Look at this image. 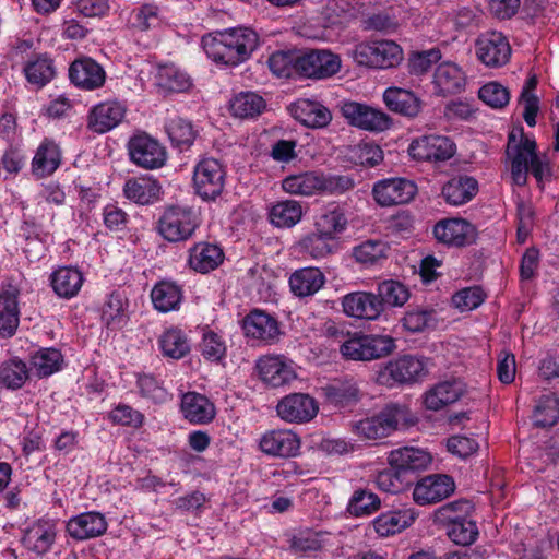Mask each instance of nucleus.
I'll list each match as a JSON object with an SVG mask.
<instances>
[{
  "label": "nucleus",
  "mask_w": 559,
  "mask_h": 559,
  "mask_svg": "<svg viewBox=\"0 0 559 559\" xmlns=\"http://www.w3.org/2000/svg\"><path fill=\"white\" fill-rule=\"evenodd\" d=\"M129 321L128 301L120 293L108 296L102 309V322L112 331L121 330Z\"/></svg>",
  "instance_id": "45"
},
{
  "label": "nucleus",
  "mask_w": 559,
  "mask_h": 559,
  "mask_svg": "<svg viewBox=\"0 0 559 559\" xmlns=\"http://www.w3.org/2000/svg\"><path fill=\"white\" fill-rule=\"evenodd\" d=\"M271 224L280 228H290L302 217V206L296 200H284L272 205L269 212Z\"/></svg>",
  "instance_id": "49"
},
{
  "label": "nucleus",
  "mask_w": 559,
  "mask_h": 559,
  "mask_svg": "<svg viewBox=\"0 0 559 559\" xmlns=\"http://www.w3.org/2000/svg\"><path fill=\"white\" fill-rule=\"evenodd\" d=\"M28 367L19 358L8 359L0 364V384L9 390L21 389L28 379Z\"/></svg>",
  "instance_id": "50"
},
{
  "label": "nucleus",
  "mask_w": 559,
  "mask_h": 559,
  "mask_svg": "<svg viewBox=\"0 0 559 559\" xmlns=\"http://www.w3.org/2000/svg\"><path fill=\"white\" fill-rule=\"evenodd\" d=\"M352 58L359 66L384 70L399 66L404 59V53L397 43L381 39L356 45Z\"/></svg>",
  "instance_id": "6"
},
{
  "label": "nucleus",
  "mask_w": 559,
  "mask_h": 559,
  "mask_svg": "<svg viewBox=\"0 0 559 559\" xmlns=\"http://www.w3.org/2000/svg\"><path fill=\"white\" fill-rule=\"evenodd\" d=\"M226 171L222 163L213 157L199 160L193 170V188L203 200H215L224 190Z\"/></svg>",
  "instance_id": "8"
},
{
  "label": "nucleus",
  "mask_w": 559,
  "mask_h": 559,
  "mask_svg": "<svg viewBox=\"0 0 559 559\" xmlns=\"http://www.w3.org/2000/svg\"><path fill=\"white\" fill-rule=\"evenodd\" d=\"M477 192V180L466 175L451 178L442 188V197L445 202L454 206L469 202Z\"/></svg>",
  "instance_id": "39"
},
{
  "label": "nucleus",
  "mask_w": 559,
  "mask_h": 559,
  "mask_svg": "<svg viewBox=\"0 0 559 559\" xmlns=\"http://www.w3.org/2000/svg\"><path fill=\"white\" fill-rule=\"evenodd\" d=\"M416 191L415 183L404 178L380 180L372 189L374 200L382 206L407 203L415 197Z\"/></svg>",
  "instance_id": "18"
},
{
  "label": "nucleus",
  "mask_w": 559,
  "mask_h": 559,
  "mask_svg": "<svg viewBox=\"0 0 559 559\" xmlns=\"http://www.w3.org/2000/svg\"><path fill=\"white\" fill-rule=\"evenodd\" d=\"M319 412V403L307 393H290L276 405L277 416L285 423L302 425L311 421Z\"/></svg>",
  "instance_id": "11"
},
{
  "label": "nucleus",
  "mask_w": 559,
  "mask_h": 559,
  "mask_svg": "<svg viewBox=\"0 0 559 559\" xmlns=\"http://www.w3.org/2000/svg\"><path fill=\"white\" fill-rule=\"evenodd\" d=\"M182 297L181 287L170 281L158 282L151 292L154 308L163 313L177 310L182 301Z\"/></svg>",
  "instance_id": "44"
},
{
  "label": "nucleus",
  "mask_w": 559,
  "mask_h": 559,
  "mask_svg": "<svg viewBox=\"0 0 559 559\" xmlns=\"http://www.w3.org/2000/svg\"><path fill=\"white\" fill-rule=\"evenodd\" d=\"M506 154L510 162L511 177L515 185L524 186L531 170L537 181H542L549 173L548 164L536 153V142L521 133L516 139L514 132L508 138Z\"/></svg>",
  "instance_id": "2"
},
{
  "label": "nucleus",
  "mask_w": 559,
  "mask_h": 559,
  "mask_svg": "<svg viewBox=\"0 0 559 559\" xmlns=\"http://www.w3.org/2000/svg\"><path fill=\"white\" fill-rule=\"evenodd\" d=\"M300 52L296 50H280L273 52L267 60L272 73L280 78L299 75Z\"/></svg>",
  "instance_id": "51"
},
{
  "label": "nucleus",
  "mask_w": 559,
  "mask_h": 559,
  "mask_svg": "<svg viewBox=\"0 0 559 559\" xmlns=\"http://www.w3.org/2000/svg\"><path fill=\"white\" fill-rule=\"evenodd\" d=\"M257 369L263 382L280 388L297 378L293 360L283 355H266L258 359Z\"/></svg>",
  "instance_id": "14"
},
{
  "label": "nucleus",
  "mask_w": 559,
  "mask_h": 559,
  "mask_svg": "<svg viewBox=\"0 0 559 559\" xmlns=\"http://www.w3.org/2000/svg\"><path fill=\"white\" fill-rule=\"evenodd\" d=\"M282 188L293 195L342 194L354 188V180L345 175L305 171L285 177Z\"/></svg>",
  "instance_id": "3"
},
{
  "label": "nucleus",
  "mask_w": 559,
  "mask_h": 559,
  "mask_svg": "<svg viewBox=\"0 0 559 559\" xmlns=\"http://www.w3.org/2000/svg\"><path fill=\"white\" fill-rule=\"evenodd\" d=\"M20 289L9 285L0 293V336L12 337L20 323V309L17 298Z\"/></svg>",
  "instance_id": "30"
},
{
  "label": "nucleus",
  "mask_w": 559,
  "mask_h": 559,
  "mask_svg": "<svg viewBox=\"0 0 559 559\" xmlns=\"http://www.w3.org/2000/svg\"><path fill=\"white\" fill-rule=\"evenodd\" d=\"M346 226L347 218L344 211L338 206H334L323 212L317 217L314 223L316 229L332 240L335 239L338 234L343 233L346 229Z\"/></svg>",
  "instance_id": "52"
},
{
  "label": "nucleus",
  "mask_w": 559,
  "mask_h": 559,
  "mask_svg": "<svg viewBox=\"0 0 559 559\" xmlns=\"http://www.w3.org/2000/svg\"><path fill=\"white\" fill-rule=\"evenodd\" d=\"M166 131L171 143L180 151L189 148L197 138L192 123L181 117L169 119Z\"/></svg>",
  "instance_id": "53"
},
{
  "label": "nucleus",
  "mask_w": 559,
  "mask_h": 559,
  "mask_svg": "<svg viewBox=\"0 0 559 559\" xmlns=\"http://www.w3.org/2000/svg\"><path fill=\"white\" fill-rule=\"evenodd\" d=\"M69 78L75 86L94 91L105 84L106 72L95 60L82 58L72 62L69 68Z\"/></svg>",
  "instance_id": "25"
},
{
  "label": "nucleus",
  "mask_w": 559,
  "mask_h": 559,
  "mask_svg": "<svg viewBox=\"0 0 559 559\" xmlns=\"http://www.w3.org/2000/svg\"><path fill=\"white\" fill-rule=\"evenodd\" d=\"M245 335L253 341L273 343L280 335L277 320L262 310L250 311L242 320Z\"/></svg>",
  "instance_id": "22"
},
{
  "label": "nucleus",
  "mask_w": 559,
  "mask_h": 559,
  "mask_svg": "<svg viewBox=\"0 0 559 559\" xmlns=\"http://www.w3.org/2000/svg\"><path fill=\"white\" fill-rule=\"evenodd\" d=\"M395 349V340L390 335L354 334L340 347L343 357L355 361L379 359Z\"/></svg>",
  "instance_id": "7"
},
{
  "label": "nucleus",
  "mask_w": 559,
  "mask_h": 559,
  "mask_svg": "<svg viewBox=\"0 0 559 559\" xmlns=\"http://www.w3.org/2000/svg\"><path fill=\"white\" fill-rule=\"evenodd\" d=\"M83 281L82 273L71 266L59 267L50 276L55 293L62 298L74 297L80 292Z\"/></svg>",
  "instance_id": "46"
},
{
  "label": "nucleus",
  "mask_w": 559,
  "mask_h": 559,
  "mask_svg": "<svg viewBox=\"0 0 559 559\" xmlns=\"http://www.w3.org/2000/svg\"><path fill=\"white\" fill-rule=\"evenodd\" d=\"M413 481V478L404 474L395 466H389L376 476L377 487L388 493L404 491Z\"/></svg>",
  "instance_id": "54"
},
{
  "label": "nucleus",
  "mask_w": 559,
  "mask_h": 559,
  "mask_svg": "<svg viewBox=\"0 0 559 559\" xmlns=\"http://www.w3.org/2000/svg\"><path fill=\"white\" fill-rule=\"evenodd\" d=\"M428 373V359L404 355L390 361L382 373L397 383H414L423 380Z\"/></svg>",
  "instance_id": "20"
},
{
  "label": "nucleus",
  "mask_w": 559,
  "mask_h": 559,
  "mask_svg": "<svg viewBox=\"0 0 559 559\" xmlns=\"http://www.w3.org/2000/svg\"><path fill=\"white\" fill-rule=\"evenodd\" d=\"M433 83L440 94H456L464 90L466 75L456 63L444 61L437 67Z\"/></svg>",
  "instance_id": "38"
},
{
  "label": "nucleus",
  "mask_w": 559,
  "mask_h": 559,
  "mask_svg": "<svg viewBox=\"0 0 559 559\" xmlns=\"http://www.w3.org/2000/svg\"><path fill=\"white\" fill-rule=\"evenodd\" d=\"M325 284V275L318 267L296 270L289 277L292 293L300 298L313 296Z\"/></svg>",
  "instance_id": "35"
},
{
  "label": "nucleus",
  "mask_w": 559,
  "mask_h": 559,
  "mask_svg": "<svg viewBox=\"0 0 559 559\" xmlns=\"http://www.w3.org/2000/svg\"><path fill=\"white\" fill-rule=\"evenodd\" d=\"M290 115L308 128L326 127L331 120V111L321 103L308 98H299L288 107Z\"/></svg>",
  "instance_id": "26"
},
{
  "label": "nucleus",
  "mask_w": 559,
  "mask_h": 559,
  "mask_svg": "<svg viewBox=\"0 0 559 559\" xmlns=\"http://www.w3.org/2000/svg\"><path fill=\"white\" fill-rule=\"evenodd\" d=\"M104 514L95 511L84 512L72 516L67 522V533L76 540H85L102 536L107 531Z\"/></svg>",
  "instance_id": "27"
},
{
  "label": "nucleus",
  "mask_w": 559,
  "mask_h": 559,
  "mask_svg": "<svg viewBox=\"0 0 559 559\" xmlns=\"http://www.w3.org/2000/svg\"><path fill=\"white\" fill-rule=\"evenodd\" d=\"M224 260L223 250L213 243L200 242L189 252V265L197 272L209 273L215 270Z\"/></svg>",
  "instance_id": "43"
},
{
  "label": "nucleus",
  "mask_w": 559,
  "mask_h": 559,
  "mask_svg": "<svg viewBox=\"0 0 559 559\" xmlns=\"http://www.w3.org/2000/svg\"><path fill=\"white\" fill-rule=\"evenodd\" d=\"M478 59L487 67L498 68L506 64L511 56L510 44L501 33L490 32L476 41Z\"/></svg>",
  "instance_id": "19"
},
{
  "label": "nucleus",
  "mask_w": 559,
  "mask_h": 559,
  "mask_svg": "<svg viewBox=\"0 0 559 559\" xmlns=\"http://www.w3.org/2000/svg\"><path fill=\"white\" fill-rule=\"evenodd\" d=\"M341 69V59L329 50H311L300 53L299 75L309 79H326Z\"/></svg>",
  "instance_id": "15"
},
{
  "label": "nucleus",
  "mask_w": 559,
  "mask_h": 559,
  "mask_svg": "<svg viewBox=\"0 0 559 559\" xmlns=\"http://www.w3.org/2000/svg\"><path fill=\"white\" fill-rule=\"evenodd\" d=\"M22 71L27 83L35 88L47 85L56 74L53 61L46 53H37L25 60Z\"/></svg>",
  "instance_id": "41"
},
{
  "label": "nucleus",
  "mask_w": 559,
  "mask_h": 559,
  "mask_svg": "<svg viewBox=\"0 0 559 559\" xmlns=\"http://www.w3.org/2000/svg\"><path fill=\"white\" fill-rule=\"evenodd\" d=\"M128 152L130 159L145 169L160 168L167 158L165 147L146 133L132 136L128 143Z\"/></svg>",
  "instance_id": "12"
},
{
  "label": "nucleus",
  "mask_w": 559,
  "mask_h": 559,
  "mask_svg": "<svg viewBox=\"0 0 559 559\" xmlns=\"http://www.w3.org/2000/svg\"><path fill=\"white\" fill-rule=\"evenodd\" d=\"M180 408L183 417L194 425H205L215 417L214 404L203 394L187 392L181 396Z\"/></svg>",
  "instance_id": "31"
},
{
  "label": "nucleus",
  "mask_w": 559,
  "mask_h": 559,
  "mask_svg": "<svg viewBox=\"0 0 559 559\" xmlns=\"http://www.w3.org/2000/svg\"><path fill=\"white\" fill-rule=\"evenodd\" d=\"M331 240L314 229L298 241V248L300 252L309 254L313 259H322L332 251Z\"/></svg>",
  "instance_id": "57"
},
{
  "label": "nucleus",
  "mask_w": 559,
  "mask_h": 559,
  "mask_svg": "<svg viewBox=\"0 0 559 559\" xmlns=\"http://www.w3.org/2000/svg\"><path fill=\"white\" fill-rule=\"evenodd\" d=\"M206 56L216 63L238 66L259 47V35L249 27H234L209 33L201 39Z\"/></svg>",
  "instance_id": "1"
},
{
  "label": "nucleus",
  "mask_w": 559,
  "mask_h": 559,
  "mask_svg": "<svg viewBox=\"0 0 559 559\" xmlns=\"http://www.w3.org/2000/svg\"><path fill=\"white\" fill-rule=\"evenodd\" d=\"M129 22L139 31L155 28L160 23L159 8L152 3H145L132 10Z\"/></svg>",
  "instance_id": "59"
},
{
  "label": "nucleus",
  "mask_w": 559,
  "mask_h": 559,
  "mask_svg": "<svg viewBox=\"0 0 559 559\" xmlns=\"http://www.w3.org/2000/svg\"><path fill=\"white\" fill-rule=\"evenodd\" d=\"M485 300V293L478 286L466 287L452 296V304L460 311H471L479 307Z\"/></svg>",
  "instance_id": "64"
},
{
  "label": "nucleus",
  "mask_w": 559,
  "mask_h": 559,
  "mask_svg": "<svg viewBox=\"0 0 559 559\" xmlns=\"http://www.w3.org/2000/svg\"><path fill=\"white\" fill-rule=\"evenodd\" d=\"M415 518L412 509L390 510L378 515L372 521V527L380 537H388L411 526Z\"/></svg>",
  "instance_id": "34"
},
{
  "label": "nucleus",
  "mask_w": 559,
  "mask_h": 559,
  "mask_svg": "<svg viewBox=\"0 0 559 559\" xmlns=\"http://www.w3.org/2000/svg\"><path fill=\"white\" fill-rule=\"evenodd\" d=\"M433 235L439 242L464 247L474 241L476 229L466 219L445 218L435 225Z\"/></svg>",
  "instance_id": "21"
},
{
  "label": "nucleus",
  "mask_w": 559,
  "mask_h": 559,
  "mask_svg": "<svg viewBox=\"0 0 559 559\" xmlns=\"http://www.w3.org/2000/svg\"><path fill=\"white\" fill-rule=\"evenodd\" d=\"M200 352L205 359L219 361L226 354V344L221 335L213 331H206L200 343Z\"/></svg>",
  "instance_id": "63"
},
{
  "label": "nucleus",
  "mask_w": 559,
  "mask_h": 559,
  "mask_svg": "<svg viewBox=\"0 0 559 559\" xmlns=\"http://www.w3.org/2000/svg\"><path fill=\"white\" fill-rule=\"evenodd\" d=\"M155 84L165 94L185 93L192 87V79L174 63H166L158 66Z\"/></svg>",
  "instance_id": "33"
},
{
  "label": "nucleus",
  "mask_w": 559,
  "mask_h": 559,
  "mask_svg": "<svg viewBox=\"0 0 559 559\" xmlns=\"http://www.w3.org/2000/svg\"><path fill=\"white\" fill-rule=\"evenodd\" d=\"M435 323V312L419 308L407 311L402 319L403 326L412 333L423 332Z\"/></svg>",
  "instance_id": "62"
},
{
  "label": "nucleus",
  "mask_w": 559,
  "mask_h": 559,
  "mask_svg": "<svg viewBox=\"0 0 559 559\" xmlns=\"http://www.w3.org/2000/svg\"><path fill=\"white\" fill-rule=\"evenodd\" d=\"M61 165V151L58 144L45 139L32 159V173L37 178L51 176Z\"/></svg>",
  "instance_id": "32"
},
{
  "label": "nucleus",
  "mask_w": 559,
  "mask_h": 559,
  "mask_svg": "<svg viewBox=\"0 0 559 559\" xmlns=\"http://www.w3.org/2000/svg\"><path fill=\"white\" fill-rule=\"evenodd\" d=\"M158 348L164 357L179 360L191 350V342L187 333L178 326H169L157 340Z\"/></svg>",
  "instance_id": "36"
},
{
  "label": "nucleus",
  "mask_w": 559,
  "mask_h": 559,
  "mask_svg": "<svg viewBox=\"0 0 559 559\" xmlns=\"http://www.w3.org/2000/svg\"><path fill=\"white\" fill-rule=\"evenodd\" d=\"M200 218L198 212L188 205H168L157 221V233L168 242H180L190 239Z\"/></svg>",
  "instance_id": "5"
},
{
  "label": "nucleus",
  "mask_w": 559,
  "mask_h": 559,
  "mask_svg": "<svg viewBox=\"0 0 559 559\" xmlns=\"http://www.w3.org/2000/svg\"><path fill=\"white\" fill-rule=\"evenodd\" d=\"M380 498L368 489L356 490L349 499L347 510L355 516L370 515L379 510Z\"/></svg>",
  "instance_id": "55"
},
{
  "label": "nucleus",
  "mask_w": 559,
  "mask_h": 559,
  "mask_svg": "<svg viewBox=\"0 0 559 559\" xmlns=\"http://www.w3.org/2000/svg\"><path fill=\"white\" fill-rule=\"evenodd\" d=\"M127 108L118 100H107L95 105L88 115L87 127L96 133H106L116 128L124 118Z\"/></svg>",
  "instance_id": "23"
},
{
  "label": "nucleus",
  "mask_w": 559,
  "mask_h": 559,
  "mask_svg": "<svg viewBox=\"0 0 559 559\" xmlns=\"http://www.w3.org/2000/svg\"><path fill=\"white\" fill-rule=\"evenodd\" d=\"M342 115L350 126L371 131L382 132L392 124V119L384 111L357 102H344Z\"/></svg>",
  "instance_id": "10"
},
{
  "label": "nucleus",
  "mask_w": 559,
  "mask_h": 559,
  "mask_svg": "<svg viewBox=\"0 0 559 559\" xmlns=\"http://www.w3.org/2000/svg\"><path fill=\"white\" fill-rule=\"evenodd\" d=\"M388 246L381 240H367L354 247L353 257L364 265H372L385 257Z\"/></svg>",
  "instance_id": "60"
},
{
  "label": "nucleus",
  "mask_w": 559,
  "mask_h": 559,
  "mask_svg": "<svg viewBox=\"0 0 559 559\" xmlns=\"http://www.w3.org/2000/svg\"><path fill=\"white\" fill-rule=\"evenodd\" d=\"M409 156L417 162H445L456 152L454 142L445 135L425 134L414 139L407 150Z\"/></svg>",
  "instance_id": "9"
},
{
  "label": "nucleus",
  "mask_w": 559,
  "mask_h": 559,
  "mask_svg": "<svg viewBox=\"0 0 559 559\" xmlns=\"http://www.w3.org/2000/svg\"><path fill=\"white\" fill-rule=\"evenodd\" d=\"M388 461L389 465L400 468L412 477L414 472L424 469L430 464L431 456L428 452L417 448H401L391 451Z\"/></svg>",
  "instance_id": "37"
},
{
  "label": "nucleus",
  "mask_w": 559,
  "mask_h": 559,
  "mask_svg": "<svg viewBox=\"0 0 559 559\" xmlns=\"http://www.w3.org/2000/svg\"><path fill=\"white\" fill-rule=\"evenodd\" d=\"M559 419V402L556 397L545 396L534 412V423L539 427L554 426Z\"/></svg>",
  "instance_id": "61"
},
{
  "label": "nucleus",
  "mask_w": 559,
  "mask_h": 559,
  "mask_svg": "<svg viewBox=\"0 0 559 559\" xmlns=\"http://www.w3.org/2000/svg\"><path fill=\"white\" fill-rule=\"evenodd\" d=\"M408 423H411L408 408L391 404L378 415L356 421L353 425V432L360 439L377 440L390 436Z\"/></svg>",
  "instance_id": "4"
},
{
  "label": "nucleus",
  "mask_w": 559,
  "mask_h": 559,
  "mask_svg": "<svg viewBox=\"0 0 559 559\" xmlns=\"http://www.w3.org/2000/svg\"><path fill=\"white\" fill-rule=\"evenodd\" d=\"M301 440L290 429H271L265 431L259 440L260 450L275 457H295L299 454Z\"/></svg>",
  "instance_id": "13"
},
{
  "label": "nucleus",
  "mask_w": 559,
  "mask_h": 559,
  "mask_svg": "<svg viewBox=\"0 0 559 559\" xmlns=\"http://www.w3.org/2000/svg\"><path fill=\"white\" fill-rule=\"evenodd\" d=\"M455 490L453 478L445 474H432L420 479L414 490L413 498L420 506L432 504L450 497Z\"/></svg>",
  "instance_id": "16"
},
{
  "label": "nucleus",
  "mask_w": 559,
  "mask_h": 559,
  "mask_svg": "<svg viewBox=\"0 0 559 559\" xmlns=\"http://www.w3.org/2000/svg\"><path fill=\"white\" fill-rule=\"evenodd\" d=\"M383 100L390 110L406 117H416L421 110L420 98L408 90L388 87Z\"/></svg>",
  "instance_id": "42"
},
{
  "label": "nucleus",
  "mask_w": 559,
  "mask_h": 559,
  "mask_svg": "<svg viewBox=\"0 0 559 559\" xmlns=\"http://www.w3.org/2000/svg\"><path fill=\"white\" fill-rule=\"evenodd\" d=\"M63 355L55 347L40 348L31 356L32 370L38 378H47L62 369Z\"/></svg>",
  "instance_id": "47"
},
{
  "label": "nucleus",
  "mask_w": 559,
  "mask_h": 559,
  "mask_svg": "<svg viewBox=\"0 0 559 559\" xmlns=\"http://www.w3.org/2000/svg\"><path fill=\"white\" fill-rule=\"evenodd\" d=\"M447 533L453 543L466 546L476 539L478 528L475 521L464 516L451 520V523L447 524Z\"/></svg>",
  "instance_id": "56"
},
{
  "label": "nucleus",
  "mask_w": 559,
  "mask_h": 559,
  "mask_svg": "<svg viewBox=\"0 0 559 559\" xmlns=\"http://www.w3.org/2000/svg\"><path fill=\"white\" fill-rule=\"evenodd\" d=\"M465 391L464 382L459 379L442 381L425 393L424 403L428 409L440 411L459 401Z\"/></svg>",
  "instance_id": "29"
},
{
  "label": "nucleus",
  "mask_w": 559,
  "mask_h": 559,
  "mask_svg": "<svg viewBox=\"0 0 559 559\" xmlns=\"http://www.w3.org/2000/svg\"><path fill=\"white\" fill-rule=\"evenodd\" d=\"M378 297L382 306L385 304L392 307H401L408 300L409 292L402 283L388 280L379 284Z\"/></svg>",
  "instance_id": "58"
},
{
  "label": "nucleus",
  "mask_w": 559,
  "mask_h": 559,
  "mask_svg": "<svg viewBox=\"0 0 559 559\" xmlns=\"http://www.w3.org/2000/svg\"><path fill=\"white\" fill-rule=\"evenodd\" d=\"M162 193V186L151 176L130 178L123 185V195L139 205L154 204Z\"/></svg>",
  "instance_id": "28"
},
{
  "label": "nucleus",
  "mask_w": 559,
  "mask_h": 559,
  "mask_svg": "<svg viewBox=\"0 0 559 559\" xmlns=\"http://www.w3.org/2000/svg\"><path fill=\"white\" fill-rule=\"evenodd\" d=\"M322 391L325 400L335 407H346L359 401V388L353 378L335 379Z\"/></svg>",
  "instance_id": "40"
},
{
  "label": "nucleus",
  "mask_w": 559,
  "mask_h": 559,
  "mask_svg": "<svg viewBox=\"0 0 559 559\" xmlns=\"http://www.w3.org/2000/svg\"><path fill=\"white\" fill-rule=\"evenodd\" d=\"M265 105V100L259 94L240 92L230 99L229 109L235 117L250 119L259 116Z\"/></svg>",
  "instance_id": "48"
},
{
  "label": "nucleus",
  "mask_w": 559,
  "mask_h": 559,
  "mask_svg": "<svg viewBox=\"0 0 559 559\" xmlns=\"http://www.w3.org/2000/svg\"><path fill=\"white\" fill-rule=\"evenodd\" d=\"M57 532L53 521L39 519L24 530L21 542L26 550L41 557L52 549Z\"/></svg>",
  "instance_id": "17"
},
{
  "label": "nucleus",
  "mask_w": 559,
  "mask_h": 559,
  "mask_svg": "<svg viewBox=\"0 0 559 559\" xmlns=\"http://www.w3.org/2000/svg\"><path fill=\"white\" fill-rule=\"evenodd\" d=\"M342 307L346 316L365 320H376L383 311L379 297L367 292L345 295L342 299Z\"/></svg>",
  "instance_id": "24"
}]
</instances>
